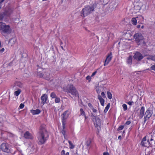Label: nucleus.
Here are the masks:
<instances>
[{
	"label": "nucleus",
	"instance_id": "obj_10",
	"mask_svg": "<svg viewBox=\"0 0 155 155\" xmlns=\"http://www.w3.org/2000/svg\"><path fill=\"white\" fill-rule=\"evenodd\" d=\"M144 56L139 52L136 51L134 53V54L133 56V58L134 59L136 60L137 61H140L143 58Z\"/></svg>",
	"mask_w": 155,
	"mask_h": 155
},
{
	"label": "nucleus",
	"instance_id": "obj_60",
	"mask_svg": "<svg viewBox=\"0 0 155 155\" xmlns=\"http://www.w3.org/2000/svg\"><path fill=\"white\" fill-rule=\"evenodd\" d=\"M11 135H12V137H13L14 136V135L13 134H11Z\"/></svg>",
	"mask_w": 155,
	"mask_h": 155
},
{
	"label": "nucleus",
	"instance_id": "obj_12",
	"mask_svg": "<svg viewBox=\"0 0 155 155\" xmlns=\"http://www.w3.org/2000/svg\"><path fill=\"white\" fill-rule=\"evenodd\" d=\"M139 20H143V17L142 16L140 15L136 18H132L131 19L132 24L134 25H136L137 21H138V22H139Z\"/></svg>",
	"mask_w": 155,
	"mask_h": 155
},
{
	"label": "nucleus",
	"instance_id": "obj_33",
	"mask_svg": "<svg viewBox=\"0 0 155 155\" xmlns=\"http://www.w3.org/2000/svg\"><path fill=\"white\" fill-rule=\"evenodd\" d=\"M21 91L20 90L18 89L17 91H15L14 92V94L16 96H18L20 94Z\"/></svg>",
	"mask_w": 155,
	"mask_h": 155
},
{
	"label": "nucleus",
	"instance_id": "obj_53",
	"mask_svg": "<svg viewBox=\"0 0 155 155\" xmlns=\"http://www.w3.org/2000/svg\"><path fill=\"white\" fill-rule=\"evenodd\" d=\"M48 74H49L48 73L45 72L44 74H45V76H47V75Z\"/></svg>",
	"mask_w": 155,
	"mask_h": 155
},
{
	"label": "nucleus",
	"instance_id": "obj_19",
	"mask_svg": "<svg viewBox=\"0 0 155 155\" xmlns=\"http://www.w3.org/2000/svg\"><path fill=\"white\" fill-rule=\"evenodd\" d=\"M144 108L143 107H142L140 111V114L139 117L140 118H142L144 115Z\"/></svg>",
	"mask_w": 155,
	"mask_h": 155
},
{
	"label": "nucleus",
	"instance_id": "obj_51",
	"mask_svg": "<svg viewBox=\"0 0 155 155\" xmlns=\"http://www.w3.org/2000/svg\"><path fill=\"white\" fill-rule=\"evenodd\" d=\"M103 155H109V153L107 152H104Z\"/></svg>",
	"mask_w": 155,
	"mask_h": 155
},
{
	"label": "nucleus",
	"instance_id": "obj_59",
	"mask_svg": "<svg viewBox=\"0 0 155 155\" xmlns=\"http://www.w3.org/2000/svg\"><path fill=\"white\" fill-rule=\"evenodd\" d=\"M144 28V26L143 25H142L141 27V28Z\"/></svg>",
	"mask_w": 155,
	"mask_h": 155
},
{
	"label": "nucleus",
	"instance_id": "obj_18",
	"mask_svg": "<svg viewBox=\"0 0 155 155\" xmlns=\"http://www.w3.org/2000/svg\"><path fill=\"white\" fill-rule=\"evenodd\" d=\"M144 56H147V60H151L154 61H155V54L152 55H145Z\"/></svg>",
	"mask_w": 155,
	"mask_h": 155
},
{
	"label": "nucleus",
	"instance_id": "obj_27",
	"mask_svg": "<svg viewBox=\"0 0 155 155\" xmlns=\"http://www.w3.org/2000/svg\"><path fill=\"white\" fill-rule=\"evenodd\" d=\"M102 89V87H97L96 88V91L97 94H99L101 91V90Z\"/></svg>",
	"mask_w": 155,
	"mask_h": 155
},
{
	"label": "nucleus",
	"instance_id": "obj_32",
	"mask_svg": "<svg viewBox=\"0 0 155 155\" xmlns=\"http://www.w3.org/2000/svg\"><path fill=\"white\" fill-rule=\"evenodd\" d=\"M50 96L51 97L53 98H55L57 97L55 93L54 92H52Z\"/></svg>",
	"mask_w": 155,
	"mask_h": 155
},
{
	"label": "nucleus",
	"instance_id": "obj_39",
	"mask_svg": "<svg viewBox=\"0 0 155 155\" xmlns=\"http://www.w3.org/2000/svg\"><path fill=\"white\" fill-rule=\"evenodd\" d=\"M62 125H63V129L62 130H64L65 127V121H62Z\"/></svg>",
	"mask_w": 155,
	"mask_h": 155
},
{
	"label": "nucleus",
	"instance_id": "obj_47",
	"mask_svg": "<svg viewBox=\"0 0 155 155\" xmlns=\"http://www.w3.org/2000/svg\"><path fill=\"white\" fill-rule=\"evenodd\" d=\"M91 109L92 110L93 112L94 113H96L97 111V110L95 109H94V107Z\"/></svg>",
	"mask_w": 155,
	"mask_h": 155
},
{
	"label": "nucleus",
	"instance_id": "obj_25",
	"mask_svg": "<svg viewBox=\"0 0 155 155\" xmlns=\"http://www.w3.org/2000/svg\"><path fill=\"white\" fill-rule=\"evenodd\" d=\"M22 86V84L20 82H16L14 84V87H21Z\"/></svg>",
	"mask_w": 155,
	"mask_h": 155
},
{
	"label": "nucleus",
	"instance_id": "obj_57",
	"mask_svg": "<svg viewBox=\"0 0 155 155\" xmlns=\"http://www.w3.org/2000/svg\"><path fill=\"white\" fill-rule=\"evenodd\" d=\"M61 48L64 50L65 51V50L64 49V48L63 47V46H61Z\"/></svg>",
	"mask_w": 155,
	"mask_h": 155
},
{
	"label": "nucleus",
	"instance_id": "obj_46",
	"mask_svg": "<svg viewBox=\"0 0 155 155\" xmlns=\"http://www.w3.org/2000/svg\"><path fill=\"white\" fill-rule=\"evenodd\" d=\"M134 102L133 101H129L128 102H127V104L130 105H132V104Z\"/></svg>",
	"mask_w": 155,
	"mask_h": 155
},
{
	"label": "nucleus",
	"instance_id": "obj_8",
	"mask_svg": "<svg viewBox=\"0 0 155 155\" xmlns=\"http://www.w3.org/2000/svg\"><path fill=\"white\" fill-rule=\"evenodd\" d=\"M43 69L42 68L39 67L37 69V76L40 78H43L46 80H49L50 79L49 75V74H48L47 75L45 76V74H42Z\"/></svg>",
	"mask_w": 155,
	"mask_h": 155
},
{
	"label": "nucleus",
	"instance_id": "obj_22",
	"mask_svg": "<svg viewBox=\"0 0 155 155\" xmlns=\"http://www.w3.org/2000/svg\"><path fill=\"white\" fill-rule=\"evenodd\" d=\"M31 112L33 115L38 114L41 112V111L38 109H37L34 110H31Z\"/></svg>",
	"mask_w": 155,
	"mask_h": 155
},
{
	"label": "nucleus",
	"instance_id": "obj_61",
	"mask_svg": "<svg viewBox=\"0 0 155 155\" xmlns=\"http://www.w3.org/2000/svg\"><path fill=\"white\" fill-rule=\"evenodd\" d=\"M61 43V45L63 44V43H62V41L61 42V43Z\"/></svg>",
	"mask_w": 155,
	"mask_h": 155
},
{
	"label": "nucleus",
	"instance_id": "obj_17",
	"mask_svg": "<svg viewBox=\"0 0 155 155\" xmlns=\"http://www.w3.org/2000/svg\"><path fill=\"white\" fill-rule=\"evenodd\" d=\"M3 12L6 16H8L12 14V10L11 9L8 8L6 9Z\"/></svg>",
	"mask_w": 155,
	"mask_h": 155
},
{
	"label": "nucleus",
	"instance_id": "obj_13",
	"mask_svg": "<svg viewBox=\"0 0 155 155\" xmlns=\"http://www.w3.org/2000/svg\"><path fill=\"white\" fill-rule=\"evenodd\" d=\"M101 96L99 94H98V95L97 97L98 99L99 100L101 105L104 106V100L102 97L104 98L106 97L104 92H102L101 93Z\"/></svg>",
	"mask_w": 155,
	"mask_h": 155
},
{
	"label": "nucleus",
	"instance_id": "obj_54",
	"mask_svg": "<svg viewBox=\"0 0 155 155\" xmlns=\"http://www.w3.org/2000/svg\"><path fill=\"white\" fill-rule=\"evenodd\" d=\"M140 25H138L137 26V28H140Z\"/></svg>",
	"mask_w": 155,
	"mask_h": 155
},
{
	"label": "nucleus",
	"instance_id": "obj_21",
	"mask_svg": "<svg viewBox=\"0 0 155 155\" xmlns=\"http://www.w3.org/2000/svg\"><path fill=\"white\" fill-rule=\"evenodd\" d=\"M67 111H66L64 112V113L61 115V117L62 118V121H65V120L67 119V117H68V115L67 114Z\"/></svg>",
	"mask_w": 155,
	"mask_h": 155
},
{
	"label": "nucleus",
	"instance_id": "obj_45",
	"mask_svg": "<svg viewBox=\"0 0 155 155\" xmlns=\"http://www.w3.org/2000/svg\"><path fill=\"white\" fill-rule=\"evenodd\" d=\"M131 123V122L130 121H127L126 122L125 125H129Z\"/></svg>",
	"mask_w": 155,
	"mask_h": 155
},
{
	"label": "nucleus",
	"instance_id": "obj_9",
	"mask_svg": "<svg viewBox=\"0 0 155 155\" xmlns=\"http://www.w3.org/2000/svg\"><path fill=\"white\" fill-rule=\"evenodd\" d=\"M153 111L150 108L147 109L145 113L146 116L144 118V121L143 124H144L146 121L151 117Z\"/></svg>",
	"mask_w": 155,
	"mask_h": 155
},
{
	"label": "nucleus",
	"instance_id": "obj_62",
	"mask_svg": "<svg viewBox=\"0 0 155 155\" xmlns=\"http://www.w3.org/2000/svg\"><path fill=\"white\" fill-rule=\"evenodd\" d=\"M96 37L97 38V39H98V37L97 36H96Z\"/></svg>",
	"mask_w": 155,
	"mask_h": 155
},
{
	"label": "nucleus",
	"instance_id": "obj_42",
	"mask_svg": "<svg viewBox=\"0 0 155 155\" xmlns=\"http://www.w3.org/2000/svg\"><path fill=\"white\" fill-rule=\"evenodd\" d=\"M88 106L91 109L94 107L92 104L90 103L88 104Z\"/></svg>",
	"mask_w": 155,
	"mask_h": 155
},
{
	"label": "nucleus",
	"instance_id": "obj_4",
	"mask_svg": "<svg viewBox=\"0 0 155 155\" xmlns=\"http://www.w3.org/2000/svg\"><path fill=\"white\" fill-rule=\"evenodd\" d=\"M96 4H94L92 6H87L83 8L81 13V16L84 17L90 14L91 12L94 11V9L96 7Z\"/></svg>",
	"mask_w": 155,
	"mask_h": 155
},
{
	"label": "nucleus",
	"instance_id": "obj_23",
	"mask_svg": "<svg viewBox=\"0 0 155 155\" xmlns=\"http://www.w3.org/2000/svg\"><path fill=\"white\" fill-rule=\"evenodd\" d=\"M16 39L15 38H13L10 39L9 41V43L11 44V45L14 44L16 42Z\"/></svg>",
	"mask_w": 155,
	"mask_h": 155
},
{
	"label": "nucleus",
	"instance_id": "obj_30",
	"mask_svg": "<svg viewBox=\"0 0 155 155\" xmlns=\"http://www.w3.org/2000/svg\"><path fill=\"white\" fill-rule=\"evenodd\" d=\"M91 143V141L90 140H88L87 141L85 144L86 146L87 147V148L90 147Z\"/></svg>",
	"mask_w": 155,
	"mask_h": 155
},
{
	"label": "nucleus",
	"instance_id": "obj_55",
	"mask_svg": "<svg viewBox=\"0 0 155 155\" xmlns=\"http://www.w3.org/2000/svg\"><path fill=\"white\" fill-rule=\"evenodd\" d=\"M121 138V136H119L118 137V139H120Z\"/></svg>",
	"mask_w": 155,
	"mask_h": 155
},
{
	"label": "nucleus",
	"instance_id": "obj_37",
	"mask_svg": "<svg viewBox=\"0 0 155 155\" xmlns=\"http://www.w3.org/2000/svg\"><path fill=\"white\" fill-rule=\"evenodd\" d=\"M125 126V125L124 126H123V125L120 126L118 128L117 130L119 131V130H122L123 129V128H124V126Z\"/></svg>",
	"mask_w": 155,
	"mask_h": 155
},
{
	"label": "nucleus",
	"instance_id": "obj_26",
	"mask_svg": "<svg viewBox=\"0 0 155 155\" xmlns=\"http://www.w3.org/2000/svg\"><path fill=\"white\" fill-rule=\"evenodd\" d=\"M6 17L4 12H1L0 14V21H2L3 18Z\"/></svg>",
	"mask_w": 155,
	"mask_h": 155
},
{
	"label": "nucleus",
	"instance_id": "obj_28",
	"mask_svg": "<svg viewBox=\"0 0 155 155\" xmlns=\"http://www.w3.org/2000/svg\"><path fill=\"white\" fill-rule=\"evenodd\" d=\"M80 114L81 115H83L85 118V119H87L86 116L85 115V113L84 112V111L83 110V109L81 108L80 110Z\"/></svg>",
	"mask_w": 155,
	"mask_h": 155
},
{
	"label": "nucleus",
	"instance_id": "obj_35",
	"mask_svg": "<svg viewBox=\"0 0 155 155\" xmlns=\"http://www.w3.org/2000/svg\"><path fill=\"white\" fill-rule=\"evenodd\" d=\"M151 138L150 139V141H152L153 140L154 141H155V132L153 133V134L151 136Z\"/></svg>",
	"mask_w": 155,
	"mask_h": 155
},
{
	"label": "nucleus",
	"instance_id": "obj_38",
	"mask_svg": "<svg viewBox=\"0 0 155 155\" xmlns=\"http://www.w3.org/2000/svg\"><path fill=\"white\" fill-rule=\"evenodd\" d=\"M122 106H123V107L124 108V110L125 111L127 110V105H126V104H124L122 105Z\"/></svg>",
	"mask_w": 155,
	"mask_h": 155
},
{
	"label": "nucleus",
	"instance_id": "obj_20",
	"mask_svg": "<svg viewBox=\"0 0 155 155\" xmlns=\"http://www.w3.org/2000/svg\"><path fill=\"white\" fill-rule=\"evenodd\" d=\"M10 99V96H9L8 99H2L1 101V103L2 104H8Z\"/></svg>",
	"mask_w": 155,
	"mask_h": 155
},
{
	"label": "nucleus",
	"instance_id": "obj_63",
	"mask_svg": "<svg viewBox=\"0 0 155 155\" xmlns=\"http://www.w3.org/2000/svg\"><path fill=\"white\" fill-rule=\"evenodd\" d=\"M123 134L124 133H125V130H123Z\"/></svg>",
	"mask_w": 155,
	"mask_h": 155
},
{
	"label": "nucleus",
	"instance_id": "obj_58",
	"mask_svg": "<svg viewBox=\"0 0 155 155\" xmlns=\"http://www.w3.org/2000/svg\"><path fill=\"white\" fill-rule=\"evenodd\" d=\"M66 155H69V153L68 152H67L66 153Z\"/></svg>",
	"mask_w": 155,
	"mask_h": 155
},
{
	"label": "nucleus",
	"instance_id": "obj_41",
	"mask_svg": "<svg viewBox=\"0 0 155 155\" xmlns=\"http://www.w3.org/2000/svg\"><path fill=\"white\" fill-rule=\"evenodd\" d=\"M24 107V104L21 103L20 105L19 106V107L21 109H22Z\"/></svg>",
	"mask_w": 155,
	"mask_h": 155
},
{
	"label": "nucleus",
	"instance_id": "obj_5",
	"mask_svg": "<svg viewBox=\"0 0 155 155\" xmlns=\"http://www.w3.org/2000/svg\"><path fill=\"white\" fill-rule=\"evenodd\" d=\"M91 117L92 118V120L94 122V124L98 130L101 129V121L99 117L96 115H94L93 113L91 114Z\"/></svg>",
	"mask_w": 155,
	"mask_h": 155
},
{
	"label": "nucleus",
	"instance_id": "obj_7",
	"mask_svg": "<svg viewBox=\"0 0 155 155\" xmlns=\"http://www.w3.org/2000/svg\"><path fill=\"white\" fill-rule=\"evenodd\" d=\"M1 149L4 152L7 153H10V147L9 145L7 143H3L1 145Z\"/></svg>",
	"mask_w": 155,
	"mask_h": 155
},
{
	"label": "nucleus",
	"instance_id": "obj_52",
	"mask_svg": "<svg viewBox=\"0 0 155 155\" xmlns=\"http://www.w3.org/2000/svg\"><path fill=\"white\" fill-rule=\"evenodd\" d=\"M5 1V0H0V5H2V2Z\"/></svg>",
	"mask_w": 155,
	"mask_h": 155
},
{
	"label": "nucleus",
	"instance_id": "obj_64",
	"mask_svg": "<svg viewBox=\"0 0 155 155\" xmlns=\"http://www.w3.org/2000/svg\"><path fill=\"white\" fill-rule=\"evenodd\" d=\"M2 5H0V9L1 8Z\"/></svg>",
	"mask_w": 155,
	"mask_h": 155
},
{
	"label": "nucleus",
	"instance_id": "obj_31",
	"mask_svg": "<svg viewBox=\"0 0 155 155\" xmlns=\"http://www.w3.org/2000/svg\"><path fill=\"white\" fill-rule=\"evenodd\" d=\"M68 143L69 144V147L70 149H73L74 147V146L73 144L70 141H68Z\"/></svg>",
	"mask_w": 155,
	"mask_h": 155
},
{
	"label": "nucleus",
	"instance_id": "obj_49",
	"mask_svg": "<svg viewBox=\"0 0 155 155\" xmlns=\"http://www.w3.org/2000/svg\"><path fill=\"white\" fill-rule=\"evenodd\" d=\"M61 153L62 155H63L64 154H65V151L64 150H63L61 152Z\"/></svg>",
	"mask_w": 155,
	"mask_h": 155
},
{
	"label": "nucleus",
	"instance_id": "obj_15",
	"mask_svg": "<svg viewBox=\"0 0 155 155\" xmlns=\"http://www.w3.org/2000/svg\"><path fill=\"white\" fill-rule=\"evenodd\" d=\"M41 103L43 105L45 103H47L46 101L48 100L47 95L45 94H43L41 97Z\"/></svg>",
	"mask_w": 155,
	"mask_h": 155
},
{
	"label": "nucleus",
	"instance_id": "obj_6",
	"mask_svg": "<svg viewBox=\"0 0 155 155\" xmlns=\"http://www.w3.org/2000/svg\"><path fill=\"white\" fill-rule=\"evenodd\" d=\"M134 38L135 39L136 42L139 45L141 43H143L145 44V43L143 40V37L140 33H137L134 35Z\"/></svg>",
	"mask_w": 155,
	"mask_h": 155
},
{
	"label": "nucleus",
	"instance_id": "obj_24",
	"mask_svg": "<svg viewBox=\"0 0 155 155\" xmlns=\"http://www.w3.org/2000/svg\"><path fill=\"white\" fill-rule=\"evenodd\" d=\"M132 56H129L127 60V64H131L132 63Z\"/></svg>",
	"mask_w": 155,
	"mask_h": 155
},
{
	"label": "nucleus",
	"instance_id": "obj_11",
	"mask_svg": "<svg viewBox=\"0 0 155 155\" xmlns=\"http://www.w3.org/2000/svg\"><path fill=\"white\" fill-rule=\"evenodd\" d=\"M141 145L142 146L147 147H151V144L149 142V140H147L146 137H144L141 142Z\"/></svg>",
	"mask_w": 155,
	"mask_h": 155
},
{
	"label": "nucleus",
	"instance_id": "obj_34",
	"mask_svg": "<svg viewBox=\"0 0 155 155\" xmlns=\"http://www.w3.org/2000/svg\"><path fill=\"white\" fill-rule=\"evenodd\" d=\"M107 97L108 98L110 99H111L112 98V95L110 92L109 91H107Z\"/></svg>",
	"mask_w": 155,
	"mask_h": 155
},
{
	"label": "nucleus",
	"instance_id": "obj_29",
	"mask_svg": "<svg viewBox=\"0 0 155 155\" xmlns=\"http://www.w3.org/2000/svg\"><path fill=\"white\" fill-rule=\"evenodd\" d=\"M110 103H108L107 105V106L105 107L104 110V112L105 113H106L108 111V109H109L110 107Z\"/></svg>",
	"mask_w": 155,
	"mask_h": 155
},
{
	"label": "nucleus",
	"instance_id": "obj_40",
	"mask_svg": "<svg viewBox=\"0 0 155 155\" xmlns=\"http://www.w3.org/2000/svg\"><path fill=\"white\" fill-rule=\"evenodd\" d=\"M86 79L87 80H88L89 81H90L91 79V77L89 76H87L86 78Z\"/></svg>",
	"mask_w": 155,
	"mask_h": 155
},
{
	"label": "nucleus",
	"instance_id": "obj_48",
	"mask_svg": "<svg viewBox=\"0 0 155 155\" xmlns=\"http://www.w3.org/2000/svg\"><path fill=\"white\" fill-rule=\"evenodd\" d=\"M97 72V71H95L94 72H93V74H92L91 76V77H93V76H94L96 74Z\"/></svg>",
	"mask_w": 155,
	"mask_h": 155
},
{
	"label": "nucleus",
	"instance_id": "obj_1",
	"mask_svg": "<svg viewBox=\"0 0 155 155\" xmlns=\"http://www.w3.org/2000/svg\"><path fill=\"white\" fill-rule=\"evenodd\" d=\"M37 136L39 144H42L46 142L48 138L49 135L45 129V125H43L41 126Z\"/></svg>",
	"mask_w": 155,
	"mask_h": 155
},
{
	"label": "nucleus",
	"instance_id": "obj_2",
	"mask_svg": "<svg viewBox=\"0 0 155 155\" xmlns=\"http://www.w3.org/2000/svg\"><path fill=\"white\" fill-rule=\"evenodd\" d=\"M0 31L1 33L3 35L10 34L12 29L9 25H6L2 22H0Z\"/></svg>",
	"mask_w": 155,
	"mask_h": 155
},
{
	"label": "nucleus",
	"instance_id": "obj_3",
	"mask_svg": "<svg viewBox=\"0 0 155 155\" xmlns=\"http://www.w3.org/2000/svg\"><path fill=\"white\" fill-rule=\"evenodd\" d=\"M64 91L68 93H70L72 95L75 97H79V94L78 91L75 87L72 84H68L67 86L64 88Z\"/></svg>",
	"mask_w": 155,
	"mask_h": 155
},
{
	"label": "nucleus",
	"instance_id": "obj_14",
	"mask_svg": "<svg viewBox=\"0 0 155 155\" xmlns=\"http://www.w3.org/2000/svg\"><path fill=\"white\" fill-rule=\"evenodd\" d=\"M112 54L111 52H110L109 54L107 57L105 61V62L104 64V66H106L111 61L112 58Z\"/></svg>",
	"mask_w": 155,
	"mask_h": 155
},
{
	"label": "nucleus",
	"instance_id": "obj_36",
	"mask_svg": "<svg viewBox=\"0 0 155 155\" xmlns=\"http://www.w3.org/2000/svg\"><path fill=\"white\" fill-rule=\"evenodd\" d=\"M55 98V102L56 103H58L60 102V99L59 98L57 97Z\"/></svg>",
	"mask_w": 155,
	"mask_h": 155
},
{
	"label": "nucleus",
	"instance_id": "obj_16",
	"mask_svg": "<svg viewBox=\"0 0 155 155\" xmlns=\"http://www.w3.org/2000/svg\"><path fill=\"white\" fill-rule=\"evenodd\" d=\"M24 137L26 139H32L33 137L31 134L28 131H26L24 134Z\"/></svg>",
	"mask_w": 155,
	"mask_h": 155
},
{
	"label": "nucleus",
	"instance_id": "obj_43",
	"mask_svg": "<svg viewBox=\"0 0 155 155\" xmlns=\"http://www.w3.org/2000/svg\"><path fill=\"white\" fill-rule=\"evenodd\" d=\"M150 68L152 70L155 71V64L152 65Z\"/></svg>",
	"mask_w": 155,
	"mask_h": 155
},
{
	"label": "nucleus",
	"instance_id": "obj_50",
	"mask_svg": "<svg viewBox=\"0 0 155 155\" xmlns=\"http://www.w3.org/2000/svg\"><path fill=\"white\" fill-rule=\"evenodd\" d=\"M5 50V49L4 48H2L1 49H0V52H3Z\"/></svg>",
	"mask_w": 155,
	"mask_h": 155
},
{
	"label": "nucleus",
	"instance_id": "obj_44",
	"mask_svg": "<svg viewBox=\"0 0 155 155\" xmlns=\"http://www.w3.org/2000/svg\"><path fill=\"white\" fill-rule=\"evenodd\" d=\"M61 132H62V134L64 136L65 134V133H66V131L64 130H62Z\"/></svg>",
	"mask_w": 155,
	"mask_h": 155
},
{
	"label": "nucleus",
	"instance_id": "obj_56",
	"mask_svg": "<svg viewBox=\"0 0 155 155\" xmlns=\"http://www.w3.org/2000/svg\"><path fill=\"white\" fill-rule=\"evenodd\" d=\"M91 36H94L95 35V34L94 33H92L91 34Z\"/></svg>",
	"mask_w": 155,
	"mask_h": 155
}]
</instances>
